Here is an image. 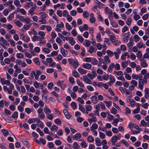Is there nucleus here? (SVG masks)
Returning <instances> with one entry per match:
<instances>
[{"instance_id":"49","label":"nucleus","mask_w":149,"mask_h":149,"mask_svg":"<svg viewBox=\"0 0 149 149\" xmlns=\"http://www.w3.org/2000/svg\"><path fill=\"white\" fill-rule=\"evenodd\" d=\"M88 77H89L90 79H93L94 77H95L96 76V74H95L94 75H93V74H92L91 73H88L87 75Z\"/></svg>"},{"instance_id":"41","label":"nucleus","mask_w":149,"mask_h":149,"mask_svg":"<svg viewBox=\"0 0 149 149\" xmlns=\"http://www.w3.org/2000/svg\"><path fill=\"white\" fill-rule=\"evenodd\" d=\"M87 139L89 142L91 143L93 142L94 141V139L91 135L89 136H88Z\"/></svg>"},{"instance_id":"4","label":"nucleus","mask_w":149,"mask_h":149,"mask_svg":"<svg viewBox=\"0 0 149 149\" xmlns=\"http://www.w3.org/2000/svg\"><path fill=\"white\" fill-rule=\"evenodd\" d=\"M83 80L86 83L88 84H92V81L89 79L88 77L86 75L83 76Z\"/></svg>"},{"instance_id":"31","label":"nucleus","mask_w":149,"mask_h":149,"mask_svg":"<svg viewBox=\"0 0 149 149\" xmlns=\"http://www.w3.org/2000/svg\"><path fill=\"white\" fill-rule=\"evenodd\" d=\"M109 79L110 82L114 83L115 81V79L114 77L112 75H110L109 76Z\"/></svg>"},{"instance_id":"1","label":"nucleus","mask_w":149,"mask_h":149,"mask_svg":"<svg viewBox=\"0 0 149 149\" xmlns=\"http://www.w3.org/2000/svg\"><path fill=\"white\" fill-rule=\"evenodd\" d=\"M102 63L104 64L102 66H101V68L104 70H105L107 68V65L108 63H110L111 61L109 57L107 56H105L104 58L102 60Z\"/></svg>"},{"instance_id":"13","label":"nucleus","mask_w":149,"mask_h":149,"mask_svg":"<svg viewBox=\"0 0 149 149\" xmlns=\"http://www.w3.org/2000/svg\"><path fill=\"white\" fill-rule=\"evenodd\" d=\"M82 66L84 68L88 70L90 69L92 67L91 65L88 63H83Z\"/></svg>"},{"instance_id":"57","label":"nucleus","mask_w":149,"mask_h":149,"mask_svg":"<svg viewBox=\"0 0 149 149\" xmlns=\"http://www.w3.org/2000/svg\"><path fill=\"white\" fill-rule=\"evenodd\" d=\"M35 74V72L34 71H32L30 74V75L29 79L30 80H32L33 78V75Z\"/></svg>"},{"instance_id":"17","label":"nucleus","mask_w":149,"mask_h":149,"mask_svg":"<svg viewBox=\"0 0 149 149\" xmlns=\"http://www.w3.org/2000/svg\"><path fill=\"white\" fill-rule=\"evenodd\" d=\"M78 70L79 72L82 74H86L87 72V71L82 68H79Z\"/></svg>"},{"instance_id":"15","label":"nucleus","mask_w":149,"mask_h":149,"mask_svg":"<svg viewBox=\"0 0 149 149\" xmlns=\"http://www.w3.org/2000/svg\"><path fill=\"white\" fill-rule=\"evenodd\" d=\"M20 140L22 142L26 145L28 147H29L30 145L29 143V142L26 141V139L25 138H20Z\"/></svg>"},{"instance_id":"62","label":"nucleus","mask_w":149,"mask_h":149,"mask_svg":"<svg viewBox=\"0 0 149 149\" xmlns=\"http://www.w3.org/2000/svg\"><path fill=\"white\" fill-rule=\"evenodd\" d=\"M18 113L16 111L14 112L13 115L12 116V117L13 118H17L18 117Z\"/></svg>"},{"instance_id":"29","label":"nucleus","mask_w":149,"mask_h":149,"mask_svg":"<svg viewBox=\"0 0 149 149\" xmlns=\"http://www.w3.org/2000/svg\"><path fill=\"white\" fill-rule=\"evenodd\" d=\"M38 118H32L31 119H29L28 121V123L30 124L33 123H35L36 121V120Z\"/></svg>"},{"instance_id":"58","label":"nucleus","mask_w":149,"mask_h":149,"mask_svg":"<svg viewBox=\"0 0 149 149\" xmlns=\"http://www.w3.org/2000/svg\"><path fill=\"white\" fill-rule=\"evenodd\" d=\"M81 145L82 147L85 148L87 146V144L84 140H83L81 143Z\"/></svg>"},{"instance_id":"6","label":"nucleus","mask_w":149,"mask_h":149,"mask_svg":"<svg viewBox=\"0 0 149 149\" xmlns=\"http://www.w3.org/2000/svg\"><path fill=\"white\" fill-rule=\"evenodd\" d=\"M130 33L128 32L127 33H125L124 34V36L125 37L123 38V41L125 42H128L129 38H130Z\"/></svg>"},{"instance_id":"3","label":"nucleus","mask_w":149,"mask_h":149,"mask_svg":"<svg viewBox=\"0 0 149 149\" xmlns=\"http://www.w3.org/2000/svg\"><path fill=\"white\" fill-rule=\"evenodd\" d=\"M13 0H11L8 1L4 3V6H9V7L11 9H14L15 8V6L13 5Z\"/></svg>"},{"instance_id":"16","label":"nucleus","mask_w":149,"mask_h":149,"mask_svg":"<svg viewBox=\"0 0 149 149\" xmlns=\"http://www.w3.org/2000/svg\"><path fill=\"white\" fill-rule=\"evenodd\" d=\"M91 100L94 104L97 103L98 102L97 97L95 95H93L91 97Z\"/></svg>"},{"instance_id":"22","label":"nucleus","mask_w":149,"mask_h":149,"mask_svg":"<svg viewBox=\"0 0 149 149\" xmlns=\"http://www.w3.org/2000/svg\"><path fill=\"white\" fill-rule=\"evenodd\" d=\"M14 23L15 24L16 26L18 27H20L22 26L23 25V24L22 22H21L19 20H15L14 21Z\"/></svg>"},{"instance_id":"37","label":"nucleus","mask_w":149,"mask_h":149,"mask_svg":"<svg viewBox=\"0 0 149 149\" xmlns=\"http://www.w3.org/2000/svg\"><path fill=\"white\" fill-rule=\"evenodd\" d=\"M80 146L77 142H75L73 143V148L74 149H79Z\"/></svg>"},{"instance_id":"19","label":"nucleus","mask_w":149,"mask_h":149,"mask_svg":"<svg viewBox=\"0 0 149 149\" xmlns=\"http://www.w3.org/2000/svg\"><path fill=\"white\" fill-rule=\"evenodd\" d=\"M109 36L110 37L111 41L112 42H114L115 41L116 37L113 34L111 33V34L109 35Z\"/></svg>"},{"instance_id":"43","label":"nucleus","mask_w":149,"mask_h":149,"mask_svg":"<svg viewBox=\"0 0 149 149\" xmlns=\"http://www.w3.org/2000/svg\"><path fill=\"white\" fill-rule=\"evenodd\" d=\"M5 36L6 38L7 39L8 41L10 42L12 40L10 39L11 36L10 34H6Z\"/></svg>"},{"instance_id":"60","label":"nucleus","mask_w":149,"mask_h":149,"mask_svg":"<svg viewBox=\"0 0 149 149\" xmlns=\"http://www.w3.org/2000/svg\"><path fill=\"white\" fill-rule=\"evenodd\" d=\"M65 27L68 30H71L72 28L71 25L68 23L65 24Z\"/></svg>"},{"instance_id":"50","label":"nucleus","mask_w":149,"mask_h":149,"mask_svg":"<svg viewBox=\"0 0 149 149\" xmlns=\"http://www.w3.org/2000/svg\"><path fill=\"white\" fill-rule=\"evenodd\" d=\"M56 27L59 28H63L64 27V25L62 22H61L60 24H57Z\"/></svg>"},{"instance_id":"53","label":"nucleus","mask_w":149,"mask_h":149,"mask_svg":"<svg viewBox=\"0 0 149 149\" xmlns=\"http://www.w3.org/2000/svg\"><path fill=\"white\" fill-rule=\"evenodd\" d=\"M130 103L132 107H134L135 105L136 102L134 100L132 99L130 100Z\"/></svg>"},{"instance_id":"42","label":"nucleus","mask_w":149,"mask_h":149,"mask_svg":"<svg viewBox=\"0 0 149 149\" xmlns=\"http://www.w3.org/2000/svg\"><path fill=\"white\" fill-rule=\"evenodd\" d=\"M132 21V19L131 17H128L126 21L127 24L130 26L131 25Z\"/></svg>"},{"instance_id":"18","label":"nucleus","mask_w":149,"mask_h":149,"mask_svg":"<svg viewBox=\"0 0 149 149\" xmlns=\"http://www.w3.org/2000/svg\"><path fill=\"white\" fill-rule=\"evenodd\" d=\"M95 142L96 143V145L97 146H100L102 145L100 139L98 137H97L95 139Z\"/></svg>"},{"instance_id":"39","label":"nucleus","mask_w":149,"mask_h":149,"mask_svg":"<svg viewBox=\"0 0 149 149\" xmlns=\"http://www.w3.org/2000/svg\"><path fill=\"white\" fill-rule=\"evenodd\" d=\"M77 85L82 87H84V84L81 83L79 79L77 80Z\"/></svg>"},{"instance_id":"46","label":"nucleus","mask_w":149,"mask_h":149,"mask_svg":"<svg viewBox=\"0 0 149 149\" xmlns=\"http://www.w3.org/2000/svg\"><path fill=\"white\" fill-rule=\"evenodd\" d=\"M107 52L108 56L111 57L113 55V53L111 51L108 50L107 51Z\"/></svg>"},{"instance_id":"55","label":"nucleus","mask_w":149,"mask_h":149,"mask_svg":"<svg viewBox=\"0 0 149 149\" xmlns=\"http://www.w3.org/2000/svg\"><path fill=\"white\" fill-rule=\"evenodd\" d=\"M131 83L132 85L134 86L135 87L137 85V82L135 80H133L131 81Z\"/></svg>"},{"instance_id":"45","label":"nucleus","mask_w":149,"mask_h":149,"mask_svg":"<svg viewBox=\"0 0 149 149\" xmlns=\"http://www.w3.org/2000/svg\"><path fill=\"white\" fill-rule=\"evenodd\" d=\"M128 65L127 62L126 61L122 62L121 63V66L124 68H125Z\"/></svg>"},{"instance_id":"26","label":"nucleus","mask_w":149,"mask_h":149,"mask_svg":"<svg viewBox=\"0 0 149 149\" xmlns=\"http://www.w3.org/2000/svg\"><path fill=\"white\" fill-rule=\"evenodd\" d=\"M105 12L106 14H111V13H112V10L109 8L107 7H105L104 8Z\"/></svg>"},{"instance_id":"7","label":"nucleus","mask_w":149,"mask_h":149,"mask_svg":"<svg viewBox=\"0 0 149 149\" xmlns=\"http://www.w3.org/2000/svg\"><path fill=\"white\" fill-rule=\"evenodd\" d=\"M111 139V144L112 145H115V143L117 142V140L118 139H119V138L116 136H112Z\"/></svg>"},{"instance_id":"14","label":"nucleus","mask_w":149,"mask_h":149,"mask_svg":"<svg viewBox=\"0 0 149 149\" xmlns=\"http://www.w3.org/2000/svg\"><path fill=\"white\" fill-rule=\"evenodd\" d=\"M144 82L142 80H139L138 82V87L141 90H143V85Z\"/></svg>"},{"instance_id":"9","label":"nucleus","mask_w":149,"mask_h":149,"mask_svg":"<svg viewBox=\"0 0 149 149\" xmlns=\"http://www.w3.org/2000/svg\"><path fill=\"white\" fill-rule=\"evenodd\" d=\"M36 122L37 123L36 124V125L39 127H40L41 128H43L44 127V125H43V123L39 119V118H37L36 120Z\"/></svg>"},{"instance_id":"21","label":"nucleus","mask_w":149,"mask_h":149,"mask_svg":"<svg viewBox=\"0 0 149 149\" xmlns=\"http://www.w3.org/2000/svg\"><path fill=\"white\" fill-rule=\"evenodd\" d=\"M81 135L80 133H78L74 135L72 138L74 139H79L81 137Z\"/></svg>"},{"instance_id":"59","label":"nucleus","mask_w":149,"mask_h":149,"mask_svg":"<svg viewBox=\"0 0 149 149\" xmlns=\"http://www.w3.org/2000/svg\"><path fill=\"white\" fill-rule=\"evenodd\" d=\"M143 45L144 44H143L142 42H139L137 44V47L139 49H141L143 47Z\"/></svg>"},{"instance_id":"20","label":"nucleus","mask_w":149,"mask_h":149,"mask_svg":"<svg viewBox=\"0 0 149 149\" xmlns=\"http://www.w3.org/2000/svg\"><path fill=\"white\" fill-rule=\"evenodd\" d=\"M149 77V74L147 73L143 77L142 80L144 82V83L146 84L147 83V79Z\"/></svg>"},{"instance_id":"47","label":"nucleus","mask_w":149,"mask_h":149,"mask_svg":"<svg viewBox=\"0 0 149 149\" xmlns=\"http://www.w3.org/2000/svg\"><path fill=\"white\" fill-rule=\"evenodd\" d=\"M120 142H121L123 143L127 147H128L129 146V144L128 142L126 141L124 139L122 140L121 141H120Z\"/></svg>"},{"instance_id":"61","label":"nucleus","mask_w":149,"mask_h":149,"mask_svg":"<svg viewBox=\"0 0 149 149\" xmlns=\"http://www.w3.org/2000/svg\"><path fill=\"white\" fill-rule=\"evenodd\" d=\"M77 14V12L75 10H72L70 12V14L72 16H75Z\"/></svg>"},{"instance_id":"28","label":"nucleus","mask_w":149,"mask_h":149,"mask_svg":"<svg viewBox=\"0 0 149 149\" xmlns=\"http://www.w3.org/2000/svg\"><path fill=\"white\" fill-rule=\"evenodd\" d=\"M38 34L41 36L40 38L42 39H45L44 36H45V34L44 31H39L38 32Z\"/></svg>"},{"instance_id":"27","label":"nucleus","mask_w":149,"mask_h":149,"mask_svg":"<svg viewBox=\"0 0 149 149\" xmlns=\"http://www.w3.org/2000/svg\"><path fill=\"white\" fill-rule=\"evenodd\" d=\"M98 127V125L96 123H93L92 126L91 127L90 129L91 130H93L94 129H96Z\"/></svg>"},{"instance_id":"33","label":"nucleus","mask_w":149,"mask_h":149,"mask_svg":"<svg viewBox=\"0 0 149 149\" xmlns=\"http://www.w3.org/2000/svg\"><path fill=\"white\" fill-rule=\"evenodd\" d=\"M14 4L18 7H21L20 1L19 0H15L14 1Z\"/></svg>"},{"instance_id":"48","label":"nucleus","mask_w":149,"mask_h":149,"mask_svg":"<svg viewBox=\"0 0 149 149\" xmlns=\"http://www.w3.org/2000/svg\"><path fill=\"white\" fill-rule=\"evenodd\" d=\"M18 11L20 12L23 15H24L26 13V11L23 8H19Z\"/></svg>"},{"instance_id":"23","label":"nucleus","mask_w":149,"mask_h":149,"mask_svg":"<svg viewBox=\"0 0 149 149\" xmlns=\"http://www.w3.org/2000/svg\"><path fill=\"white\" fill-rule=\"evenodd\" d=\"M88 121L90 123H91L93 122H96L97 121V119L95 117H93L91 118L88 119Z\"/></svg>"},{"instance_id":"2","label":"nucleus","mask_w":149,"mask_h":149,"mask_svg":"<svg viewBox=\"0 0 149 149\" xmlns=\"http://www.w3.org/2000/svg\"><path fill=\"white\" fill-rule=\"evenodd\" d=\"M18 18L23 22H25L26 24H28L31 22V19L28 17H26L25 18L23 16H19Z\"/></svg>"},{"instance_id":"38","label":"nucleus","mask_w":149,"mask_h":149,"mask_svg":"<svg viewBox=\"0 0 149 149\" xmlns=\"http://www.w3.org/2000/svg\"><path fill=\"white\" fill-rule=\"evenodd\" d=\"M41 13L40 17V18L41 19H44V18L47 17V15L45 13L42 12V13Z\"/></svg>"},{"instance_id":"36","label":"nucleus","mask_w":149,"mask_h":149,"mask_svg":"<svg viewBox=\"0 0 149 149\" xmlns=\"http://www.w3.org/2000/svg\"><path fill=\"white\" fill-rule=\"evenodd\" d=\"M33 2H27L25 5V7L30 8L31 6H33Z\"/></svg>"},{"instance_id":"11","label":"nucleus","mask_w":149,"mask_h":149,"mask_svg":"<svg viewBox=\"0 0 149 149\" xmlns=\"http://www.w3.org/2000/svg\"><path fill=\"white\" fill-rule=\"evenodd\" d=\"M31 24H30L29 25H25L21 29V30L23 32H25L26 30H28L30 28Z\"/></svg>"},{"instance_id":"5","label":"nucleus","mask_w":149,"mask_h":149,"mask_svg":"<svg viewBox=\"0 0 149 149\" xmlns=\"http://www.w3.org/2000/svg\"><path fill=\"white\" fill-rule=\"evenodd\" d=\"M37 7L36 5L35 4L33 5V6H32L31 8L29 10V13L31 16H32L35 13L34 12V11L36 8Z\"/></svg>"},{"instance_id":"25","label":"nucleus","mask_w":149,"mask_h":149,"mask_svg":"<svg viewBox=\"0 0 149 149\" xmlns=\"http://www.w3.org/2000/svg\"><path fill=\"white\" fill-rule=\"evenodd\" d=\"M42 39L40 37L37 36H34L32 38V41L33 42L36 41L37 40H39V41H40V40Z\"/></svg>"},{"instance_id":"30","label":"nucleus","mask_w":149,"mask_h":149,"mask_svg":"<svg viewBox=\"0 0 149 149\" xmlns=\"http://www.w3.org/2000/svg\"><path fill=\"white\" fill-rule=\"evenodd\" d=\"M72 75L76 78L78 77L79 76V74L76 71H73L72 72Z\"/></svg>"},{"instance_id":"32","label":"nucleus","mask_w":149,"mask_h":149,"mask_svg":"<svg viewBox=\"0 0 149 149\" xmlns=\"http://www.w3.org/2000/svg\"><path fill=\"white\" fill-rule=\"evenodd\" d=\"M50 129L52 131L55 130L56 132L58 130V127L56 125H54L50 127Z\"/></svg>"},{"instance_id":"44","label":"nucleus","mask_w":149,"mask_h":149,"mask_svg":"<svg viewBox=\"0 0 149 149\" xmlns=\"http://www.w3.org/2000/svg\"><path fill=\"white\" fill-rule=\"evenodd\" d=\"M79 108L80 110L82 112L84 113L85 112V109L80 104H79Z\"/></svg>"},{"instance_id":"40","label":"nucleus","mask_w":149,"mask_h":149,"mask_svg":"<svg viewBox=\"0 0 149 149\" xmlns=\"http://www.w3.org/2000/svg\"><path fill=\"white\" fill-rule=\"evenodd\" d=\"M44 111L46 114H49L51 113V111L50 110L47 108V107H46L44 109Z\"/></svg>"},{"instance_id":"52","label":"nucleus","mask_w":149,"mask_h":149,"mask_svg":"<svg viewBox=\"0 0 149 149\" xmlns=\"http://www.w3.org/2000/svg\"><path fill=\"white\" fill-rule=\"evenodd\" d=\"M77 38L78 39V40L80 41L81 42H83L84 41V39L82 36L80 35L78 36Z\"/></svg>"},{"instance_id":"8","label":"nucleus","mask_w":149,"mask_h":149,"mask_svg":"<svg viewBox=\"0 0 149 149\" xmlns=\"http://www.w3.org/2000/svg\"><path fill=\"white\" fill-rule=\"evenodd\" d=\"M1 81L2 84H6L7 85H9L10 83L9 80H6L5 79L2 78H1Z\"/></svg>"},{"instance_id":"63","label":"nucleus","mask_w":149,"mask_h":149,"mask_svg":"<svg viewBox=\"0 0 149 149\" xmlns=\"http://www.w3.org/2000/svg\"><path fill=\"white\" fill-rule=\"evenodd\" d=\"M84 42L86 43L85 45L86 47H88L91 45V42L88 40H85L84 41Z\"/></svg>"},{"instance_id":"24","label":"nucleus","mask_w":149,"mask_h":149,"mask_svg":"<svg viewBox=\"0 0 149 149\" xmlns=\"http://www.w3.org/2000/svg\"><path fill=\"white\" fill-rule=\"evenodd\" d=\"M115 64L113 63H111V64L109 66L108 68V71L110 72L112 71V69L114 67Z\"/></svg>"},{"instance_id":"12","label":"nucleus","mask_w":149,"mask_h":149,"mask_svg":"<svg viewBox=\"0 0 149 149\" xmlns=\"http://www.w3.org/2000/svg\"><path fill=\"white\" fill-rule=\"evenodd\" d=\"M68 40L69 41V43L72 46L74 45L76 42L74 40V38L72 37H70L68 38Z\"/></svg>"},{"instance_id":"56","label":"nucleus","mask_w":149,"mask_h":149,"mask_svg":"<svg viewBox=\"0 0 149 149\" xmlns=\"http://www.w3.org/2000/svg\"><path fill=\"white\" fill-rule=\"evenodd\" d=\"M100 134V137L102 139H103L105 138V135L103 133L100 132H99Z\"/></svg>"},{"instance_id":"35","label":"nucleus","mask_w":149,"mask_h":149,"mask_svg":"<svg viewBox=\"0 0 149 149\" xmlns=\"http://www.w3.org/2000/svg\"><path fill=\"white\" fill-rule=\"evenodd\" d=\"M60 49L61 52L63 56L64 57L66 56L67 53L65 52V51L64 50V48L63 47H61Z\"/></svg>"},{"instance_id":"34","label":"nucleus","mask_w":149,"mask_h":149,"mask_svg":"<svg viewBox=\"0 0 149 149\" xmlns=\"http://www.w3.org/2000/svg\"><path fill=\"white\" fill-rule=\"evenodd\" d=\"M129 127L131 129L133 128H134L136 129H137L138 128V126L135 124H130L129 125Z\"/></svg>"},{"instance_id":"64","label":"nucleus","mask_w":149,"mask_h":149,"mask_svg":"<svg viewBox=\"0 0 149 149\" xmlns=\"http://www.w3.org/2000/svg\"><path fill=\"white\" fill-rule=\"evenodd\" d=\"M141 65L143 68L146 67L148 65L147 63L146 62H144V61L142 62L141 63Z\"/></svg>"},{"instance_id":"10","label":"nucleus","mask_w":149,"mask_h":149,"mask_svg":"<svg viewBox=\"0 0 149 149\" xmlns=\"http://www.w3.org/2000/svg\"><path fill=\"white\" fill-rule=\"evenodd\" d=\"M132 77L133 79L136 80H137L139 79V80H142V76L140 74H139L138 75L132 74Z\"/></svg>"},{"instance_id":"54","label":"nucleus","mask_w":149,"mask_h":149,"mask_svg":"<svg viewBox=\"0 0 149 149\" xmlns=\"http://www.w3.org/2000/svg\"><path fill=\"white\" fill-rule=\"evenodd\" d=\"M73 65L75 68H77L79 66V64L77 61H75L73 62Z\"/></svg>"},{"instance_id":"51","label":"nucleus","mask_w":149,"mask_h":149,"mask_svg":"<svg viewBox=\"0 0 149 149\" xmlns=\"http://www.w3.org/2000/svg\"><path fill=\"white\" fill-rule=\"evenodd\" d=\"M134 41L136 42L140 40V38L137 35H135L134 36Z\"/></svg>"}]
</instances>
